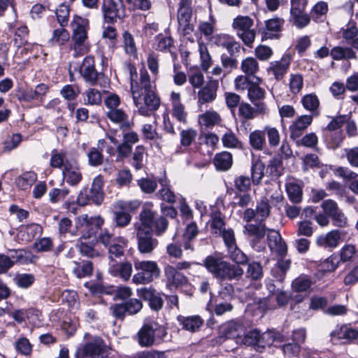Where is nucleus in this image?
<instances>
[{
    "label": "nucleus",
    "mask_w": 358,
    "mask_h": 358,
    "mask_svg": "<svg viewBox=\"0 0 358 358\" xmlns=\"http://www.w3.org/2000/svg\"><path fill=\"white\" fill-rule=\"evenodd\" d=\"M127 69L129 73L134 105L139 114L150 116L160 106V99L155 92V86L151 83L150 76L145 69H141L139 80L136 68L133 64H128Z\"/></svg>",
    "instance_id": "obj_1"
},
{
    "label": "nucleus",
    "mask_w": 358,
    "mask_h": 358,
    "mask_svg": "<svg viewBox=\"0 0 358 358\" xmlns=\"http://www.w3.org/2000/svg\"><path fill=\"white\" fill-rule=\"evenodd\" d=\"M103 224L104 220L99 215L89 217L84 214L78 217L76 225L80 235V243L78 245L80 253L89 257L98 255L93 244L96 240V234Z\"/></svg>",
    "instance_id": "obj_2"
},
{
    "label": "nucleus",
    "mask_w": 358,
    "mask_h": 358,
    "mask_svg": "<svg viewBox=\"0 0 358 358\" xmlns=\"http://www.w3.org/2000/svg\"><path fill=\"white\" fill-rule=\"evenodd\" d=\"M96 242H100L105 247L108 248L110 259V267L113 268H132V263L127 259H122L123 249L127 245V240L122 236H114V235L105 229L101 230Z\"/></svg>",
    "instance_id": "obj_3"
},
{
    "label": "nucleus",
    "mask_w": 358,
    "mask_h": 358,
    "mask_svg": "<svg viewBox=\"0 0 358 358\" xmlns=\"http://www.w3.org/2000/svg\"><path fill=\"white\" fill-rule=\"evenodd\" d=\"M151 213L148 210L140 213L141 222L135 224L138 249L141 253H150L158 245V241L152 237L153 231L146 225L151 222Z\"/></svg>",
    "instance_id": "obj_4"
},
{
    "label": "nucleus",
    "mask_w": 358,
    "mask_h": 358,
    "mask_svg": "<svg viewBox=\"0 0 358 358\" xmlns=\"http://www.w3.org/2000/svg\"><path fill=\"white\" fill-rule=\"evenodd\" d=\"M72 27V43L71 49L75 52V56L87 53L90 50L87 31L89 21L86 18L75 16L71 22Z\"/></svg>",
    "instance_id": "obj_5"
},
{
    "label": "nucleus",
    "mask_w": 358,
    "mask_h": 358,
    "mask_svg": "<svg viewBox=\"0 0 358 358\" xmlns=\"http://www.w3.org/2000/svg\"><path fill=\"white\" fill-rule=\"evenodd\" d=\"M166 336V327L155 320L145 322L137 334L138 344L141 347H150L156 341H164Z\"/></svg>",
    "instance_id": "obj_6"
},
{
    "label": "nucleus",
    "mask_w": 358,
    "mask_h": 358,
    "mask_svg": "<svg viewBox=\"0 0 358 358\" xmlns=\"http://www.w3.org/2000/svg\"><path fill=\"white\" fill-rule=\"evenodd\" d=\"M231 27L244 45L251 48L256 38L253 20L249 16L238 15L233 20Z\"/></svg>",
    "instance_id": "obj_7"
},
{
    "label": "nucleus",
    "mask_w": 358,
    "mask_h": 358,
    "mask_svg": "<svg viewBox=\"0 0 358 358\" xmlns=\"http://www.w3.org/2000/svg\"><path fill=\"white\" fill-rule=\"evenodd\" d=\"M143 308V303L138 299H130L122 303L112 304L110 312L117 320L123 321L127 315L138 313Z\"/></svg>",
    "instance_id": "obj_8"
},
{
    "label": "nucleus",
    "mask_w": 358,
    "mask_h": 358,
    "mask_svg": "<svg viewBox=\"0 0 358 358\" xmlns=\"http://www.w3.org/2000/svg\"><path fill=\"white\" fill-rule=\"evenodd\" d=\"M357 250L355 245L348 244L340 250V255L334 254L326 259L322 266L326 268H337L342 262H353L356 257Z\"/></svg>",
    "instance_id": "obj_9"
},
{
    "label": "nucleus",
    "mask_w": 358,
    "mask_h": 358,
    "mask_svg": "<svg viewBox=\"0 0 358 358\" xmlns=\"http://www.w3.org/2000/svg\"><path fill=\"white\" fill-rule=\"evenodd\" d=\"M80 73L84 80L90 85L102 86L101 80L105 79V77L103 73H99L96 70L93 57L87 56L85 57L80 68Z\"/></svg>",
    "instance_id": "obj_10"
},
{
    "label": "nucleus",
    "mask_w": 358,
    "mask_h": 358,
    "mask_svg": "<svg viewBox=\"0 0 358 358\" xmlns=\"http://www.w3.org/2000/svg\"><path fill=\"white\" fill-rule=\"evenodd\" d=\"M103 20L107 23H114L117 19L125 16L124 6L122 0H103L101 6Z\"/></svg>",
    "instance_id": "obj_11"
},
{
    "label": "nucleus",
    "mask_w": 358,
    "mask_h": 358,
    "mask_svg": "<svg viewBox=\"0 0 358 358\" xmlns=\"http://www.w3.org/2000/svg\"><path fill=\"white\" fill-rule=\"evenodd\" d=\"M106 345L101 337L86 343L81 349L76 351V358H96L103 357L106 353Z\"/></svg>",
    "instance_id": "obj_12"
},
{
    "label": "nucleus",
    "mask_w": 358,
    "mask_h": 358,
    "mask_svg": "<svg viewBox=\"0 0 358 358\" xmlns=\"http://www.w3.org/2000/svg\"><path fill=\"white\" fill-rule=\"evenodd\" d=\"M33 256L29 251L19 250L10 255L0 254V268H10L15 264H27L32 262Z\"/></svg>",
    "instance_id": "obj_13"
},
{
    "label": "nucleus",
    "mask_w": 358,
    "mask_h": 358,
    "mask_svg": "<svg viewBox=\"0 0 358 358\" xmlns=\"http://www.w3.org/2000/svg\"><path fill=\"white\" fill-rule=\"evenodd\" d=\"M255 81L250 83V86L248 90V96L250 101L256 107L258 113L264 114L267 110V107L263 100L266 96V91L259 86L262 81L258 77H255Z\"/></svg>",
    "instance_id": "obj_14"
},
{
    "label": "nucleus",
    "mask_w": 358,
    "mask_h": 358,
    "mask_svg": "<svg viewBox=\"0 0 358 358\" xmlns=\"http://www.w3.org/2000/svg\"><path fill=\"white\" fill-rule=\"evenodd\" d=\"M137 292L141 299L148 302L152 310L159 312L163 308L164 303L163 292H159L152 287H142L137 289Z\"/></svg>",
    "instance_id": "obj_15"
},
{
    "label": "nucleus",
    "mask_w": 358,
    "mask_h": 358,
    "mask_svg": "<svg viewBox=\"0 0 358 358\" xmlns=\"http://www.w3.org/2000/svg\"><path fill=\"white\" fill-rule=\"evenodd\" d=\"M218 87L219 80L209 78L206 85L199 90L197 104L200 109L202 105L212 103L216 99Z\"/></svg>",
    "instance_id": "obj_16"
},
{
    "label": "nucleus",
    "mask_w": 358,
    "mask_h": 358,
    "mask_svg": "<svg viewBox=\"0 0 358 358\" xmlns=\"http://www.w3.org/2000/svg\"><path fill=\"white\" fill-rule=\"evenodd\" d=\"M153 203L152 202H145L142 207L141 213L144 210H148L151 213V222L146 225L147 228L152 229L157 236L162 235L167 229L169 222L164 216H157V213L153 210Z\"/></svg>",
    "instance_id": "obj_17"
},
{
    "label": "nucleus",
    "mask_w": 358,
    "mask_h": 358,
    "mask_svg": "<svg viewBox=\"0 0 358 358\" xmlns=\"http://www.w3.org/2000/svg\"><path fill=\"white\" fill-rule=\"evenodd\" d=\"M229 253L230 254L231 259L235 263L242 265L248 264V268H262L264 266H266L268 262V259L264 257L262 259L250 260L237 247L235 250H229Z\"/></svg>",
    "instance_id": "obj_18"
},
{
    "label": "nucleus",
    "mask_w": 358,
    "mask_h": 358,
    "mask_svg": "<svg viewBox=\"0 0 358 358\" xmlns=\"http://www.w3.org/2000/svg\"><path fill=\"white\" fill-rule=\"evenodd\" d=\"M176 320L182 330L190 333H196L201 330L204 324V320L198 315L184 316L179 315Z\"/></svg>",
    "instance_id": "obj_19"
},
{
    "label": "nucleus",
    "mask_w": 358,
    "mask_h": 358,
    "mask_svg": "<svg viewBox=\"0 0 358 358\" xmlns=\"http://www.w3.org/2000/svg\"><path fill=\"white\" fill-rule=\"evenodd\" d=\"M268 246L272 253L278 255H284L287 254V248L285 241L278 231L275 230H268L267 233Z\"/></svg>",
    "instance_id": "obj_20"
},
{
    "label": "nucleus",
    "mask_w": 358,
    "mask_h": 358,
    "mask_svg": "<svg viewBox=\"0 0 358 358\" xmlns=\"http://www.w3.org/2000/svg\"><path fill=\"white\" fill-rule=\"evenodd\" d=\"M63 180L70 186H77L83 179L78 162L77 160L62 169Z\"/></svg>",
    "instance_id": "obj_21"
},
{
    "label": "nucleus",
    "mask_w": 358,
    "mask_h": 358,
    "mask_svg": "<svg viewBox=\"0 0 358 358\" xmlns=\"http://www.w3.org/2000/svg\"><path fill=\"white\" fill-rule=\"evenodd\" d=\"M289 66L290 57L288 55H284L280 60L270 62L267 72L268 74L273 75L275 79L280 80L287 73Z\"/></svg>",
    "instance_id": "obj_22"
},
{
    "label": "nucleus",
    "mask_w": 358,
    "mask_h": 358,
    "mask_svg": "<svg viewBox=\"0 0 358 358\" xmlns=\"http://www.w3.org/2000/svg\"><path fill=\"white\" fill-rule=\"evenodd\" d=\"M76 160L75 158L70 156L67 151L54 149L51 152L50 165L55 169H63Z\"/></svg>",
    "instance_id": "obj_23"
},
{
    "label": "nucleus",
    "mask_w": 358,
    "mask_h": 358,
    "mask_svg": "<svg viewBox=\"0 0 358 358\" xmlns=\"http://www.w3.org/2000/svg\"><path fill=\"white\" fill-rule=\"evenodd\" d=\"M313 115H303L299 116L289 127L290 137L296 140L301 137L303 132L311 124Z\"/></svg>",
    "instance_id": "obj_24"
},
{
    "label": "nucleus",
    "mask_w": 358,
    "mask_h": 358,
    "mask_svg": "<svg viewBox=\"0 0 358 358\" xmlns=\"http://www.w3.org/2000/svg\"><path fill=\"white\" fill-rule=\"evenodd\" d=\"M215 43L227 50L232 56L239 52L241 45L234 38L229 34H220L215 37Z\"/></svg>",
    "instance_id": "obj_25"
},
{
    "label": "nucleus",
    "mask_w": 358,
    "mask_h": 358,
    "mask_svg": "<svg viewBox=\"0 0 358 358\" xmlns=\"http://www.w3.org/2000/svg\"><path fill=\"white\" fill-rule=\"evenodd\" d=\"M106 116L111 122L117 124L123 131L129 130L132 126L129 115L121 108L108 110Z\"/></svg>",
    "instance_id": "obj_26"
},
{
    "label": "nucleus",
    "mask_w": 358,
    "mask_h": 358,
    "mask_svg": "<svg viewBox=\"0 0 358 358\" xmlns=\"http://www.w3.org/2000/svg\"><path fill=\"white\" fill-rule=\"evenodd\" d=\"M259 342L257 344V351L262 352L267 347L275 345V343H281L284 341V336L278 332L268 331L264 333L259 331Z\"/></svg>",
    "instance_id": "obj_27"
},
{
    "label": "nucleus",
    "mask_w": 358,
    "mask_h": 358,
    "mask_svg": "<svg viewBox=\"0 0 358 358\" xmlns=\"http://www.w3.org/2000/svg\"><path fill=\"white\" fill-rule=\"evenodd\" d=\"M106 141L105 139H99L97 142V147H92L87 153L88 164L91 166L96 167L101 165L104 160L102 151L105 148Z\"/></svg>",
    "instance_id": "obj_28"
},
{
    "label": "nucleus",
    "mask_w": 358,
    "mask_h": 358,
    "mask_svg": "<svg viewBox=\"0 0 358 358\" xmlns=\"http://www.w3.org/2000/svg\"><path fill=\"white\" fill-rule=\"evenodd\" d=\"M285 20L280 17H273L265 21L266 29L262 33V40L277 38L276 33L282 29Z\"/></svg>",
    "instance_id": "obj_29"
},
{
    "label": "nucleus",
    "mask_w": 358,
    "mask_h": 358,
    "mask_svg": "<svg viewBox=\"0 0 358 358\" xmlns=\"http://www.w3.org/2000/svg\"><path fill=\"white\" fill-rule=\"evenodd\" d=\"M303 108L309 111L313 117H317L320 115V101L315 93L305 94L301 99Z\"/></svg>",
    "instance_id": "obj_30"
},
{
    "label": "nucleus",
    "mask_w": 358,
    "mask_h": 358,
    "mask_svg": "<svg viewBox=\"0 0 358 358\" xmlns=\"http://www.w3.org/2000/svg\"><path fill=\"white\" fill-rule=\"evenodd\" d=\"M165 275L167 279L166 287L169 289H171L172 287L177 288L188 284L187 278L179 270H165Z\"/></svg>",
    "instance_id": "obj_31"
},
{
    "label": "nucleus",
    "mask_w": 358,
    "mask_h": 358,
    "mask_svg": "<svg viewBox=\"0 0 358 358\" xmlns=\"http://www.w3.org/2000/svg\"><path fill=\"white\" fill-rule=\"evenodd\" d=\"M330 56L334 60L357 59V55L352 48L335 46L330 50Z\"/></svg>",
    "instance_id": "obj_32"
},
{
    "label": "nucleus",
    "mask_w": 358,
    "mask_h": 358,
    "mask_svg": "<svg viewBox=\"0 0 358 358\" xmlns=\"http://www.w3.org/2000/svg\"><path fill=\"white\" fill-rule=\"evenodd\" d=\"M103 178L99 175L92 182L90 189L91 200L96 205L101 204L103 199Z\"/></svg>",
    "instance_id": "obj_33"
},
{
    "label": "nucleus",
    "mask_w": 358,
    "mask_h": 358,
    "mask_svg": "<svg viewBox=\"0 0 358 358\" xmlns=\"http://www.w3.org/2000/svg\"><path fill=\"white\" fill-rule=\"evenodd\" d=\"M341 239V233L338 230L334 229L328 232L324 236H320L317 240L319 245L324 248H334L338 246Z\"/></svg>",
    "instance_id": "obj_34"
},
{
    "label": "nucleus",
    "mask_w": 358,
    "mask_h": 358,
    "mask_svg": "<svg viewBox=\"0 0 358 358\" xmlns=\"http://www.w3.org/2000/svg\"><path fill=\"white\" fill-rule=\"evenodd\" d=\"M213 164L217 171H228L232 166V155L229 152H222L215 155L213 159Z\"/></svg>",
    "instance_id": "obj_35"
},
{
    "label": "nucleus",
    "mask_w": 358,
    "mask_h": 358,
    "mask_svg": "<svg viewBox=\"0 0 358 358\" xmlns=\"http://www.w3.org/2000/svg\"><path fill=\"white\" fill-rule=\"evenodd\" d=\"M265 164L259 158H252L251 165V179L253 185L261 183L264 176Z\"/></svg>",
    "instance_id": "obj_36"
},
{
    "label": "nucleus",
    "mask_w": 358,
    "mask_h": 358,
    "mask_svg": "<svg viewBox=\"0 0 358 358\" xmlns=\"http://www.w3.org/2000/svg\"><path fill=\"white\" fill-rule=\"evenodd\" d=\"M220 115L215 110H208L199 115L198 121L201 126L206 128H212L220 123Z\"/></svg>",
    "instance_id": "obj_37"
},
{
    "label": "nucleus",
    "mask_w": 358,
    "mask_h": 358,
    "mask_svg": "<svg viewBox=\"0 0 358 358\" xmlns=\"http://www.w3.org/2000/svg\"><path fill=\"white\" fill-rule=\"evenodd\" d=\"M160 275V270H141L132 278L135 284H148Z\"/></svg>",
    "instance_id": "obj_38"
},
{
    "label": "nucleus",
    "mask_w": 358,
    "mask_h": 358,
    "mask_svg": "<svg viewBox=\"0 0 358 358\" xmlns=\"http://www.w3.org/2000/svg\"><path fill=\"white\" fill-rule=\"evenodd\" d=\"M304 11L305 10L290 11V21L299 29L307 27L310 22V15Z\"/></svg>",
    "instance_id": "obj_39"
},
{
    "label": "nucleus",
    "mask_w": 358,
    "mask_h": 358,
    "mask_svg": "<svg viewBox=\"0 0 358 358\" xmlns=\"http://www.w3.org/2000/svg\"><path fill=\"white\" fill-rule=\"evenodd\" d=\"M224 257L220 253H214L208 256L205 259L206 268H230Z\"/></svg>",
    "instance_id": "obj_40"
},
{
    "label": "nucleus",
    "mask_w": 358,
    "mask_h": 358,
    "mask_svg": "<svg viewBox=\"0 0 358 358\" xmlns=\"http://www.w3.org/2000/svg\"><path fill=\"white\" fill-rule=\"evenodd\" d=\"M13 280L17 287L27 289L34 284L36 278L32 273H17L14 275Z\"/></svg>",
    "instance_id": "obj_41"
},
{
    "label": "nucleus",
    "mask_w": 358,
    "mask_h": 358,
    "mask_svg": "<svg viewBox=\"0 0 358 358\" xmlns=\"http://www.w3.org/2000/svg\"><path fill=\"white\" fill-rule=\"evenodd\" d=\"M69 38V32L62 27V28L56 29L53 31L52 37L48 41V43L52 46H61L66 44Z\"/></svg>",
    "instance_id": "obj_42"
},
{
    "label": "nucleus",
    "mask_w": 358,
    "mask_h": 358,
    "mask_svg": "<svg viewBox=\"0 0 358 358\" xmlns=\"http://www.w3.org/2000/svg\"><path fill=\"white\" fill-rule=\"evenodd\" d=\"M173 47V38L166 34H159L155 38L154 48L158 51H171Z\"/></svg>",
    "instance_id": "obj_43"
},
{
    "label": "nucleus",
    "mask_w": 358,
    "mask_h": 358,
    "mask_svg": "<svg viewBox=\"0 0 358 358\" xmlns=\"http://www.w3.org/2000/svg\"><path fill=\"white\" fill-rule=\"evenodd\" d=\"M83 101L85 105L99 106L102 102V96L99 90L95 88H88L83 94Z\"/></svg>",
    "instance_id": "obj_44"
},
{
    "label": "nucleus",
    "mask_w": 358,
    "mask_h": 358,
    "mask_svg": "<svg viewBox=\"0 0 358 358\" xmlns=\"http://www.w3.org/2000/svg\"><path fill=\"white\" fill-rule=\"evenodd\" d=\"M250 146L256 150H262L266 145L265 132L264 130H255L249 135Z\"/></svg>",
    "instance_id": "obj_45"
},
{
    "label": "nucleus",
    "mask_w": 358,
    "mask_h": 358,
    "mask_svg": "<svg viewBox=\"0 0 358 358\" xmlns=\"http://www.w3.org/2000/svg\"><path fill=\"white\" fill-rule=\"evenodd\" d=\"M251 178L245 176H238L234 180V188L236 195L240 193H246L251 188Z\"/></svg>",
    "instance_id": "obj_46"
},
{
    "label": "nucleus",
    "mask_w": 358,
    "mask_h": 358,
    "mask_svg": "<svg viewBox=\"0 0 358 358\" xmlns=\"http://www.w3.org/2000/svg\"><path fill=\"white\" fill-rule=\"evenodd\" d=\"M145 153V148L143 145H137L135 148L134 151L132 152L130 164L136 170L138 171L143 168Z\"/></svg>",
    "instance_id": "obj_47"
},
{
    "label": "nucleus",
    "mask_w": 358,
    "mask_h": 358,
    "mask_svg": "<svg viewBox=\"0 0 358 358\" xmlns=\"http://www.w3.org/2000/svg\"><path fill=\"white\" fill-rule=\"evenodd\" d=\"M192 15L191 2L188 0H181L178 10V23L190 21Z\"/></svg>",
    "instance_id": "obj_48"
},
{
    "label": "nucleus",
    "mask_w": 358,
    "mask_h": 358,
    "mask_svg": "<svg viewBox=\"0 0 358 358\" xmlns=\"http://www.w3.org/2000/svg\"><path fill=\"white\" fill-rule=\"evenodd\" d=\"M87 285L88 282L85 284V287H88L93 294H108L114 296L117 287L114 285H103L99 282L91 283L90 286Z\"/></svg>",
    "instance_id": "obj_49"
},
{
    "label": "nucleus",
    "mask_w": 358,
    "mask_h": 358,
    "mask_svg": "<svg viewBox=\"0 0 358 358\" xmlns=\"http://www.w3.org/2000/svg\"><path fill=\"white\" fill-rule=\"evenodd\" d=\"M212 232L215 234H221L225 230V222L224 217L220 211H213L210 215Z\"/></svg>",
    "instance_id": "obj_50"
},
{
    "label": "nucleus",
    "mask_w": 358,
    "mask_h": 358,
    "mask_svg": "<svg viewBox=\"0 0 358 358\" xmlns=\"http://www.w3.org/2000/svg\"><path fill=\"white\" fill-rule=\"evenodd\" d=\"M37 175L33 171L25 172L16 180V184L22 189H27L36 182Z\"/></svg>",
    "instance_id": "obj_51"
},
{
    "label": "nucleus",
    "mask_w": 358,
    "mask_h": 358,
    "mask_svg": "<svg viewBox=\"0 0 358 358\" xmlns=\"http://www.w3.org/2000/svg\"><path fill=\"white\" fill-rule=\"evenodd\" d=\"M241 68L248 76H254L259 71V64L256 59L248 57L242 61Z\"/></svg>",
    "instance_id": "obj_52"
},
{
    "label": "nucleus",
    "mask_w": 358,
    "mask_h": 358,
    "mask_svg": "<svg viewBox=\"0 0 358 358\" xmlns=\"http://www.w3.org/2000/svg\"><path fill=\"white\" fill-rule=\"evenodd\" d=\"M214 276L220 278L221 280H231L237 279L242 276L243 270H209Z\"/></svg>",
    "instance_id": "obj_53"
},
{
    "label": "nucleus",
    "mask_w": 358,
    "mask_h": 358,
    "mask_svg": "<svg viewBox=\"0 0 358 358\" xmlns=\"http://www.w3.org/2000/svg\"><path fill=\"white\" fill-rule=\"evenodd\" d=\"M334 334L336 335L339 339H345V342H350L358 338V330L345 325L334 332Z\"/></svg>",
    "instance_id": "obj_54"
},
{
    "label": "nucleus",
    "mask_w": 358,
    "mask_h": 358,
    "mask_svg": "<svg viewBox=\"0 0 358 358\" xmlns=\"http://www.w3.org/2000/svg\"><path fill=\"white\" fill-rule=\"evenodd\" d=\"M327 3L323 1H320L311 8L310 15L315 22H318L327 14Z\"/></svg>",
    "instance_id": "obj_55"
},
{
    "label": "nucleus",
    "mask_w": 358,
    "mask_h": 358,
    "mask_svg": "<svg viewBox=\"0 0 358 358\" xmlns=\"http://www.w3.org/2000/svg\"><path fill=\"white\" fill-rule=\"evenodd\" d=\"M141 205V201L138 199L124 201L120 200L114 204V208L122 210L128 213L134 212L138 209Z\"/></svg>",
    "instance_id": "obj_56"
},
{
    "label": "nucleus",
    "mask_w": 358,
    "mask_h": 358,
    "mask_svg": "<svg viewBox=\"0 0 358 358\" xmlns=\"http://www.w3.org/2000/svg\"><path fill=\"white\" fill-rule=\"evenodd\" d=\"M123 38V47L125 52L130 55L135 57L136 55V46L133 36L127 31H125L122 34Z\"/></svg>",
    "instance_id": "obj_57"
},
{
    "label": "nucleus",
    "mask_w": 358,
    "mask_h": 358,
    "mask_svg": "<svg viewBox=\"0 0 358 358\" xmlns=\"http://www.w3.org/2000/svg\"><path fill=\"white\" fill-rule=\"evenodd\" d=\"M286 190L289 199L293 203L300 202L302 198V190L301 187L293 182H289L286 185Z\"/></svg>",
    "instance_id": "obj_58"
},
{
    "label": "nucleus",
    "mask_w": 358,
    "mask_h": 358,
    "mask_svg": "<svg viewBox=\"0 0 358 358\" xmlns=\"http://www.w3.org/2000/svg\"><path fill=\"white\" fill-rule=\"evenodd\" d=\"M264 132L266 134L270 147L276 148L280 142V136L278 130L273 127L265 126Z\"/></svg>",
    "instance_id": "obj_59"
},
{
    "label": "nucleus",
    "mask_w": 358,
    "mask_h": 358,
    "mask_svg": "<svg viewBox=\"0 0 358 358\" xmlns=\"http://www.w3.org/2000/svg\"><path fill=\"white\" fill-rule=\"evenodd\" d=\"M199 52L202 69L207 71L212 64V58L208 51L207 47L202 43H199Z\"/></svg>",
    "instance_id": "obj_60"
},
{
    "label": "nucleus",
    "mask_w": 358,
    "mask_h": 358,
    "mask_svg": "<svg viewBox=\"0 0 358 358\" xmlns=\"http://www.w3.org/2000/svg\"><path fill=\"white\" fill-rule=\"evenodd\" d=\"M257 220L264 221L270 215L271 206L266 199L257 203L256 206Z\"/></svg>",
    "instance_id": "obj_61"
},
{
    "label": "nucleus",
    "mask_w": 358,
    "mask_h": 358,
    "mask_svg": "<svg viewBox=\"0 0 358 358\" xmlns=\"http://www.w3.org/2000/svg\"><path fill=\"white\" fill-rule=\"evenodd\" d=\"M113 216L116 225L120 227H124L127 226L131 220V216L130 214L122 210H117L114 208Z\"/></svg>",
    "instance_id": "obj_62"
},
{
    "label": "nucleus",
    "mask_w": 358,
    "mask_h": 358,
    "mask_svg": "<svg viewBox=\"0 0 358 358\" xmlns=\"http://www.w3.org/2000/svg\"><path fill=\"white\" fill-rule=\"evenodd\" d=\"M294 141L298 145L315 148L317 145L318 138L315 133L310 132Z\"/></svg>",
    "instance_id": "obj_63"
},
{
    "label": "nucleus",
    "mask_w": 358,
    "mask_h": 358,
    "mask_svg": "<svg viewBox=\"0 0 358 358\" xmlns=\"http://www.w3.org/2000/svg\"><path fill=\"white\" fill-rule=\"evenodd\" d=\"M344 140V136L341 131L331 132L327 136V146L333 150L339 148Z\"/></svg>",
    "instance_id": "obj_64"
}]
</instances>
